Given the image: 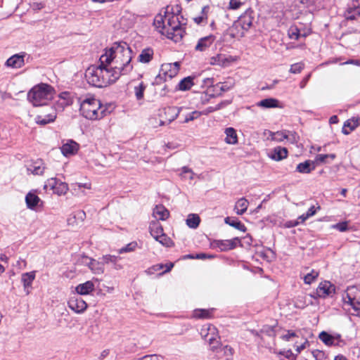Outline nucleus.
<instances>
[{
  "mask_svg": "<svg viewBox=\"0 0 360 360\" xmlns=\"http://www.w3.org/2000/svg\"><path fill=\"white\" fill-rule=\"evenodd\" d=\"M165 21L166 20L165 15L158 14L155 16L154 19L153 25L160 33L166 36L165 31L167 30V26L165 24Z\"/></svg>",
  "mask_w": 360,
  "mask_h": 360,
  "instance_id": "20",
  "label": "nucleus"
},
{
  "mask_svg": "<svg viewBox=\"0 0 360 360\" xmlns=\"http://www.w3.org/2000/svg\"><path fill=\"white\" fill-rule=\"evenodd\" d=\"M234 85V79L233 78H228L226 81L217 84L215 87L219 89L222 92H226L231 89Z\"/></svg>",
  "mask_w": 360,
  "mask_h": 360,
  "instance_id": "37",
  "label": "nucleus"
},
{
  "mask_svg": "<svg viewBox=\"0 0 360 360\" xmlns=\"http://www.w3.org/2000/svg\"><path fill=\"white\" fill-rule=\"evenodd\" d=\"M75 290L81 295H89L94 290V284L91 281H88L84 283L79 284L76 287Z\"/></svg>",
  "mask_w": 360,
  "mask_h": 360,
  "instance_id": "18",
  "label": "nucleus"
},
{
  "mask_svg": "<svg viewBox=\"0 0 360 360\" xmlns=\"http://www.w3.org/2000/svg\"><path fill=\"white\" fill-rule=\"evenodd\" d=\"M80 112L85 118L91 120H100L106 115V108L102 105L98 99L89 96L84 98H79Z\"/></svg>",
  "mask_w": 360,
  "mask_h": 360,
  "instance_id": "3",
  "label": "nucleus"
},
{
  "mask_svg": "<svg viewBox=\"0 0 360 360\" xmlns=\"http://www.w3.org/2000/svg\"><path fill=\"white\" fill-rule=\"evenodd\" d=\"M68 189L69 188L68 184L59 181L53 193L57 194L58 195H65L68 191Z\"/></svg>",
  "mask_w": 360,
  "mask_h": 360,
  "instance_id": "43",
  "label": "nucleus"
},
{
  "mask_svg": "<svg viewBox=\"0 0 360 360\" xmlns=\"http://www.w3.org/2000/svg\"><path fill=\"white\" fill-rule=\"evenodd\" d=\"M242 5V3L238 0H230L229 8L230 9H238Z\"/></svg>",
  "mask_w": 360,
  "mask_h": 360,
  "instance_id": "61",
  "label": "nucleus"
},
{
  "mask_svg": "<svg viewBox=\"0 0 360 360\" xmlns=\"http://www.w3.org/2000/svg\"><path fill=\"white\" fill-rule=\"evenodd\" d=\"M153 50L150 48L144 49L139 54L138 60L142 63H148L153 58Z\"/></svg>",
  "mask_w": 360,
  "mask_h": 360,
  "instance_id": "30",
  "label": "nucleus"
},
{
  "mask_svg": "<svg viewBox=\"0 0 360 360\" xmlns=\"http://www.w3.org/2000/svg\"><path fill=\"white\" fill-rule=\"evenodd\" d=\"M78 149L79 144L72 140H70L62 146L61 152L67 157L75 154Z\"/></svg>",
  "mask_w": 360,
  "mask_h": 360,
  "instance_id": "15",
  "label": "nucleus"
},
{
  "mask_svg": "<svg viewBox=\"0 0 360 360\" xmlns=\"http://www.w3.org/2000/svg\"><path fill=\"white\" fill-rule=\"evenodd\" d=\"M193 85L194 83L193 82V77H187L179 82L177 89L180 91H187L189 90Z\"/></svg>",
  "mask_w": 360,
  "mask_h": 360,
  "instance_id": "38",
  "label": "nucleus"
},
{
  "mask_svg": "<svg viewBox=\"0 0 360 360\" xmlns=\"http://www.w3.org/2000/svg\"><path fill=\"white\" fill-rule=\"evenodd\" d=\"M360 125V117H352V119L347 120L342 127V131L344 134H349L353 130H354L358 126Z\"/></svg>",
  "mask_w": 360,
  "mask_h": 360,
  "instance_id": "17",
  "label": "nucleus"
},
{
  "mask_svg": "<svg viewBox=\"0 0 360 360\" xmlns=\"http://www.w3.org/2000/svg\"><path fill=\"white\" fill-rule=\"evenodd\" d=\"M181 178L188 179L193 180L195 176L194 172L189 167L184 166L181 168V173L180 174Z\"/></svg>",
  "mask_w": 360,
  "mask_h": 360,
  "instance_id": "47",
  "label": "nucleus"
},
{
  "mask_svg": "<svg viewBox=\"0 0 360 360\" xmlns=\"http://www.w3.org/2000/svg\"><path fill=\"white\" fill-rule=\"evenodd\" d=\"M180 68V63L175 62L173 63H165L162 65L160 69V73L156 77V83H158L159 79H162L164 77V79L166 80L167 77L169 79L175 77L179 70Z\"/></svg>",
  "mask_w": 360,
  "mask_h": 360,
  "instance_id": "7",
  "label": "nucleus"
},
{
  "mask_svg": "<svg viewBox=\"0 0 360 360\" xmlns=\"http://www.w3.org/2000/svg\"><path fill=\"white\" fill-rule=\"evenodd\" d=\"M271 139L276 141H282L285 139L288 138V136L283 132L277 131L275 133L271 132Z\"/></svg>",
  "mask_w": 360,
  "mask_h": 360,
  "instance_id": "53",
  "label": "nucleus"
},
{
  "mask_svg": "<svg viewBox=\"0 0 360 360\" xmlns=\"http://www.w3.org/2000/svg\"><path fill=\"white\" fill-rule=\"evenodd\" d=\"M150 235L156 239L160 234H163V228L158 221H153L150 223Z\"/></svg>",
  "mask_w": 360,
  "mask_h": 360,
  "instance_id": "33",
  "label": "nucleus"
},
{
  "mask_svg": "<svg viewBox=\"0 0 360 360\" xmlns=\"http://www.w3.org/2000/svg\"><path fill=\"white\" fill-rule=\"evenodd\" d=\"M238 20V26H242V29L248 31L252 25L253 18L248 13L240 15Z\"/></svg>",
  "mask_w": 360,
  "mask_h": 360,
  "instance_id": "22",
  "label": "nucleus"
},
{
  "mask_svg": "<svg viewBox=\"0 0 360 360\" xmlns=\"http://www.w3.org/2000/svg\"><path fill=\"white\" fill-rule=\"evenodd\" d=\"M25 202L29 209L34 210L41 201L36 194L29 192L25 196Z\"/></svg>",
  "mask_w": 360,
  "mask_h": 360,
  "instance_id": "26",
  "label": "nucleus"
},
{
  "mask_svg": "<svg viewBox=\"0 0 360 360\" xmlns=\"http://www.w3.org/2000/svg\"><path fill=\"white\" fill-rule=\"evenodd\" d=\"M279 101L274 98L263 99L257 103V105L263 108H271L280 107Z\"/></svg>",
  "mask_w": 360,
  "mask_h": 360,
  "instance_id": "29",
  "label": "nucleus"
},
{
  "mask_svg": "<svg viewBox=\"0 0 360 360\" xmlns=\"http://www.w3.org/2000/svg\"><path fill=\"white\" fill-rule=\"evenodd\" d=\"M319 276V272L312 269L304 276V282L306 284H311Z\"/></svg>",
  "mask_w": 360,
  "mask_h": 360,
  "instance_id": "45",
  "label": "nucleus"
},
{
  "mask_svg": "<svg viewBox=\"0 0 360 360\" xmlns=\"http://www.w3.org/2000/svg\"><path fill=\"white\" fill-rule=\"evenodd\" d=\"M208 10H209V6H204L202 9V15L200 16L194 18H193L194 22L198 25L201 24L205 20L207 19V13L208 12Z\"/></svg>",
  "mask_w": 360,
  "mask_h": 360,
  "instance_id": "51",
  "label": "nucleus"
},
{
  "mask_svg": "<svg viewBox=\"0 0 360 360\" xmlns=\"http://www.w3.org/2000/svg\"><path fill=\"white\" fill-rule=\"evenodd\" d=\"M72 103L70 98V94L68 92H62L59 95V101L57 102V105L60 106L61 108H64L65 106L70 105Z\"/></svg>",
  "mask_w": 360,
  "mask_h": 360,
  "instance_id": "39",
  "label": "nucleus"
},
{
  "mask_svg": "<svg viewBox=\"0 0 360 360\" xmlns=\"http://www.w3.org/2000/svg\"><path fill=\"white\" fill-rule=\"evenodd\" d=\"M136 247H137V243L135 241H133V242L128 243L126 246L120 248L118 250V252L120 254H123V253H126V252H133L136 250Z\"/></svg>",
  "mask_w": 360,
  "mask_h": 360,
  "instance_id": "49",
  "label": "nucleus"
},
{
  "mask_svg": "<svg viewBox=\"0 0 360 360\" xmlns=\"http://www.w3.org/2000/svg\"><path fill=\"white\" fill-rule=\"evenodd\" d=\"M222 106V103H219L217 105H216L215 106H210L208 108H207L205 110H203L202 112H201V115L203 114V115H207L210 112H214L216 110H219Z\"/></svg>",
  "mask_w": 360,
  "mask_h": 360,
  "instance_id": "58",
  "label": "nucleus"
},
{
  "mask_svg": "<svg viewBox=\"0 0 360 360\" xmlns=\"http://www.w3.org/2000/svg\"><path fill=\"white\" fill-rule=\"evenodd\" d=\"M99 63L97 66L92 65L87 68L85 77L90 85L103 88L115 82L119 78L117 73H114L107 63Z\"/></svg>",
  "mask_w": 360,
  "mask_h": 360,
  "instance_id": "2",
  "label": "nucleus"
},
{
  "mask_svg": "<svg viewBox=\"0 0 360 360\" xmlns=\"http://www.w3.org/2000/svg\"><path fill=\"white\" fill-rule=\"evenodd\" d=\"M260 333L265 334L269 337H275L276 336V330L275 326H264L260 330Z\"/></svg>",
  "mask_w": 360,
  "mask_h": 360,
  "instance_id": "50",
  "label": "nucleus"
},
{
  "mask_svg": "<svg viewBox=\"0 0 360 360\" xmlns=\"http://www.w3.org/2000/svg\"><path fill=\"white\" fill-rule=\"evenodd\" d=\"M298 332L292 330H287L286 334L281 336V338L285 341H289L292 338L298 337Z\"/></svg>",
  "mask_w": 360,
  "mask_h": 360,
  "instance_id": "57",
  "label": "nucleus"
},
{
  "mask_svg": "<svg viewBox=\"0 0 360 360\" xmlns=\"http://www.w3.org/2000/svg\"><path fill=\"white\" fill-rule=\"evenodd\" d=\"M131 59L132 51L128 44L119 41L115 42L111 48L107 49L101 56L99 61L102 63H107L108 65L113 63L114 66L110 68L114 73H117L120 78L121 75H127L132 70Z\"/></svg>",
  "mask_w": 360,
  "mask_h": 360,
  "instance_id": "1",
  "label": "nucleus"
},
{
  "mask_svg": "<svg viewBox=\"0 0 360 360\" xmlns=\"http://www.w3.org/2000/svg\"><path fill=\"white\" fill-rule=\"evenodd\" d=\"M200 222V217L195 214H190L186 219V224L191 229H196Z\"/></svg>",
  "mask_w": 360,
  "mask_h": 360,
  "instance_id": "40",
  "label": "nucleus"
},
{
  "mask_svg": "<svg viewBox=\"0 0 360 360\" xmlns=\"http://www.w3.org/2000/svg\"><path fill=\"white\" fill-rule=\"evenodd\" d=\"M200 334L202 338L208 343L212 342V340L219 338L217 329L211 324L207 325L206 327H203L201 329Z\"/></svg>",
  "mask_w": 360,
  "mask_h": 360,
  "instance_id": "11",
  "label": "nucleus"
},
{
  "mask_svg": "<svg viewBox=\"0 0 360 360\" xmlns=\"http://www.w3.org/2000/svg\"><path fill=\"white\" fill-rule=\"evenodd\" d=\"M164 266H165L162 264H158L154 265L152 267L149 268L146 271V273L148 274H153L155 271H158L162 270Z\"/></svg>",
  "mask_w": 360,
  "mask_h": 360,
  "instance_id": "60",
  "label": "nucleus"
},
{
  "mask_svg": "<svg viewBox=\"0 0 360 360\" xmlns=\"http://www.w3.org/2000/svg\"><path fill=\"white\" fill-rule=\"evenodd\" d=\"M328 158H330L333 160L335 158V154H326V155L319 154L316 156L315 160L314 162H315L316 165L319 163H326V162H327Z\"/></svg>",
  "mask_w": 360,
  "mask_h": 360,
  "instance_id": "44",
  "label": "nucleus"
},
{
  "mask_svg": "<svg viewBox=\"0 0 360 360\" xmlns=\"http://www.w3.org/2000/svg\"><path fill=\"white\" fill-rule=\"evenodd\" d=\"M249 205V202L245 198H240L235 205L234 210L236 213L238 215H242L244 214L248 209Z\"/></svg>",
  "mask_w": 360,
  "mask_h": 360,
  "instance_id": "28",
  "label": "nucleus"
},
{
  "mask_svg": "<svg viewBox=\"0 0 360 360\" xmlns=\"http://www.w3.org/2000/svg\"><path fill=\"white\" fill-rule=\"evenodd\" d=\"M214 309H197L193 311V316L197 319H210L212 316Z\"/></svg>",
  "mask_w": 360,
  "mask_h": 360,
  "instance_id": "36",
  "label": "nucleus"
},
{
  "mask_svg": "<svg viewBox=\"0 0 360 360\" xmlns=\"http://www.w3.org/2000/svg\"><path fill=\"white\" fill-rule=\"evenodd\" d=\"M165 18L167 21L166 37L175 42L180 41L183 37L184 31L179 17L174 15L172 13H169L166 11Z\"/></svg>",
  "mask_w": 360,
  "mask_h": 360,
  "instance_id": "5",
  "label": "nucleus"
},
{
  "mask_svg": "<svg viewBox=\"0 0 360 360\" xmlns=\"http://www.w3.org/2000/svg\"><path fill=\"white\" fill-rule=\"evenodd\" d=\"M344 15L349 20L356 19V16L360 15V7L356 6H349L345 11Z\"/></svg>",
  "mask_w": 360,
  "mask_h": 360,
  "instance_id": "32",
  "label": "nucleus"
},
{
  "mask_svg": "<svg viewBox=\"0 0 360 360\" xmlns=\"http://www.w3.org/2000/svg\"><path fill=\"white\" fill-rule=\"evenodd\" d=\"M86 259L89 262L86 263V265L91 269V271L95 274H101L104 272L103 262L101 259L99 261L92 258L86 257Z\"/></svg>",
  "mask_w": 360,
  "mask_h": 360,
  "instance_id": "12",
  "label": "nucleus"
},
{
  "mask_svg": "<svg viewBox=\"0 0 360 360\" xmlns=\"http://www.w3.org/2000/svg\"><path fill=\"white\" fill-rule=\"evenodd\" d=\"M226 134L225 142L228 144L234 145L238 143V136L236 131L233 127H228L224 131Z\"/></svg>",
  "mask_w": 360,
  "mask_h": 360,
  "instance_id": "27",
  "label": "nucleus"
},
{
  "mask_svg": "<svg viewBox=\"0 0 360 360\" xmlns=\"http://www.w3.org/2000/svg\"><path fill=\"white\" fill-rule=\"evenodd\" d=\"M59 181H60L58 180L56 178H51L47 180L46 183L44 186V188L47 189L48 188H49L51 190L54 191Z\"/></svg>",
  "mask_w": 360,
  "mask_h": 360,
  "instance_id": "52",
  "label": "nucleus"
},
{
  "mask_svg": "<svg viewBox=\"0 0 360 360\" xmlns=\"http://www.w3.org/2000/svg\"><path fill=\"white\" fill-rule=\"evenodd\" d=\"M56 118V112L54 110H53L52 112L49 113L44 117L38 115L36 117V122L40 125H45L46 124L53 122Z\"/></svg>",
  "mask_w": 360,
  "mask_h": 360,
  "instance_id": "31",
  "label": "nucleus"
},
{
  "mask_svg": "<svg viewBox=\"0 0 360 360\" xmlns=\"http://www.w3.org/2000/svg\"><path fill=\"white\" fill-rule=\"evenodd\" d=\"M224 222L240 231L245 232L247 230L245 226L243 224H242L240 221L233 217H226L224 219Z\"/></svg>",
  "mask_w": 360,
  "mask_h": 360,
  "instance_id": "34",
  "label": "nucleus"
},
{
  "mask_svg": "<svg viewBox=\"0 0 360 360\" xmlns=\"http://www.w3.org/2000/svg\"><path fill=\"white\" fill-rule=\"evenodd\" d=\"M334 227L338 231L343 232L347 230L348 226L347 222H341L335 224Z\"/></svg>",
  "mask_w": 360,
  "mask_h": 360,
  "instance_id": "62",
  "label": "nucleus"
},
{
  "mask_svg": "<svg viewBox=\"0 0 360 360\" xmlns=\"http://www.w3.org/2000/svg\"><path fill=\"white\" fill-rule=\"evenodd\" d=\"M228 63L227 58L225 56L221 54H218L216 56L212 57L210 58V64L211 65H218L224 66L226 63Z\"/></svg>",
  "mask_w": 360,
  "mask_h": 360,
  "instance_id": "41",
  "label": "nucleus"
},
{
  "mask_svg": "<svg viewBox=\"0 0 360 360\" xmlns=\"http://www.w3.org/2000/svg\"><path fill=\"white\" fill-rule=\"evenodd\" d=\"M319 338L327 346H332L338 345L340 336L335 337L325 331H322L319 334Z\"/></svg>",
  "mask_w": 360,
  "mask_h": 360,
  "instance_id": "21",
  "label": "nucleus"
},
{
  "mask_svg": "<svg viewBox=\"0 0 360 360\" xmlns=\"http://www.w3.org/2000/svg\"><path fill=\"white\" fill-rule=\"evenodd\" d=\"M35 278V271H30L24 273L21 276V281L23 283L25 290L27 291V294H29L28 288L32 286V283Z\"/></svg>",
  "mask_w": 360,
  "mask_h": 360,
  "instance_id": "23",
  "label": "nucleus"
},
{
  "mask_svg": "<svg viewBox=\"0 0 360 360\" xmlns=\"http://www.w3.org/2000/svg\"><path fill=\"white\" fill-rule=\"evenodd\" d=\"M68 307L76 313H82L87 308V304L79 297H71L68 302Z\"/></svg>",
  "mask_w": 360,
  "mask_h": 360,
  "instance_id": "10",
  "label": "nucleus"
},
{
  "mask_svg": "<svg viewBox=\"0 0 360 360\" xmlns=\"http://www.w3.org/2000/svg\"><path fill=\"white\" fill-rule=\"evenodd\" d=\"M155 240L166 247H171L173 245L172 240L165 233L160 234V236H159Z\"/></svg>",
  "mask_w": 360,
  "mask_h": 360,
  "instance_id": "46",
  "label": "nucleus"
},
{
  "mask_svg": "<svg viewBox=\"0 0 360 360\" xmlns=\"http://www.w3.org/2000/svg\"><path fill=\"white\" fill-rule=\"evenodd\" d=\"M309 343L307 340H305L303 343H302L300 345H296V351L298 353H300L301 351L304 349L307 346H309Z\"/></svg>",
  "mask_w": 360,
  "mask_h": 360,
  "instance_id": "64",
  "label": "nucleus"
},
{
  "mask_svg": "<svg viewBox=\"0 0 360 360\" xmlns=\"http://www.w3.org/2000/svg\"><path fill=\"white\" fill-rule=\"evenodd\" d=\"M146 88V86L143 82H141L137 86H134V94L137 100H141L143 98Z\"/></svg>",
  "mask_w": 360,
  "mask_h": 360,
  "instance_id": "42",
  "label": "nucleus"
},
{
  "mask_svg": "<svg viewBox=\"0 0 360 360\" xmlns=\"http://www.w3.org/2000/svg\"><path fill=\"white\" fill-rule=\"evenodd\" d=\"M238 25V20H236L230 28L231 35L234 38L243 37L246 32L245 30L242 29V26Z\"/></svg>",
  "mask_w": 360,
  "mask_h": 360,
  "instance_id": "35",
  "label": "nucleus"
},
{
  "mask_svg": "<svg viewBox=\"0 0 360 360\" xmlns=\"http://www.w3.org/2000/svg\"><path fill=\"white\" fill-rule=\"evenodd\" d=\"M316 168L315 162L312 160H306L297 165L296 171L302 174H309Z\"/></svg>",
  "mask_w": 360,
  "mask_h": 360,
  "instance_id": "19",
  "label": "nucleus"
},
{
  "mask_svg": "<svg viewBox=\"0 0 360 360\" xmlns=\"http://www.w3.org/2000/svg\"><path fill=\"white\" fill-rule=\"evenodd\" d=\"M321 209V207L320 206H317L316 207L315 206H311L307 212V217H312L314 216L316 212V210H319Z\"/></svg>",
  "mask_w": 360,
  "mask_h": 360,
  "instance_id": "63",
  "label": "nucleus"
},
{
  "mask_svg": "<svg viewBox=\"0 0 360 360\" xmlns=\"http://www.w3.org/2000/svg\"><path fill=\"white\" fill-rule=\"evenodd\" d=\"M45 169L44 163L41 160H38L27 167V170L33 174L41 175Z\"/></svg>",
  "mask_w": 360,
  "mask_h": 360,
  "instance_id": "25",
  "label": "nucleus"
},
{
  "mask_svg": "<svg viewBox=\"0 0 360 360\" xmlns=\"http://www.w3.org/2000/svg\"><path fill=\"white\" fill-rule=\"evenodd\" d=\"M120 257L115 256V255H103L99 259H101L102 262H103V266L105 264H115V262H117L118 259H120Z\"/></svg>",
  "mask_w": 360,
  "mask_h": 360,
  "instance_id": "48",
  "label": "nucleus"
},
{
  "mask_svg": "<svg viewBox=\"0 0 360 360\" xmlns=\"http://www.w3.org/2000/svg\"><path fill=\"white\" fill-rule=\"evenodd\" d=\"M288 156V150L286 148L278 146L274 148L269 153V157L276 161H280Z\"/></svg>",
  "mask_w": 360,
  "mask_h": 360,
  "instance_id": "14",
  "label": "nucleus"
},
{
  "mask_svg": "<svg viewBox=\"0 0 360 360\" xmlns=\"http://www.w3.org/2000/svg\"><path fill=\"white\" fill-rule=\"evenodd\" d=\"M55 93L53 86L48 84L40 83L34 86L28 91L27 99L34 106L46 105L53 99Z\"/></svg>",
  "mask_w": 360,
  "mask_h": 360,
  "instance_id": "4",
  "label": "nucleus"
},
{
  "mask_svg": "<svg viewBox=\"0 0 360 360\" xmlns=\"http://www.w3.org/2000/svg\"><path fill=\"white\" fill-rule=\"evenodd\" d=\"M240 242V239L236 237L231 240H214V245L219 248L221 251H228L234 249Z\"/></svg>",
  "mask_w": 360,
  "mask_h": 360,
  "instance_id": "9",
  "label": "nucleus"
},
{
  "mask_svg": "<svg viewBox=\"0 0 360 360\" xmlns=\"http://www.w3.org/2000/svg\"><path fill=\"white\" fill-rule=\"evenodd\" d=\"M335 292V287L330 281H325L319 283L316 288V295L319 297L331 296Z\"/></svg>",
  "mask_w": 360,
  "mask_h": 360,
  "instance_id": "8",
  "label": "nucleus"
},
{
  "mask_svg": "<svg viewBox=\"0 0 360 360\" xmlns=\"http://www.w3.org/2000/svg\"><path fill=\"white\" fill-rule=\"evenodd\" d=\"M356 290L354 287L348 288L342 295V300L345 305L352 307L354 310L353 315L360 317V297L358 298L354 295Z\"/></svg>",
  "mask_w": 360,
  "mask_h": 360,
  "instance_id": "6",
  "label": "nucleus"
},
{
  "mask_svg": "<svg viewBox=\"0 0 360 360\" xmlns=\"http://www.w3.org/2000/svg\"><path fill=\"white\" fill-rule=\"evenodd\" d=\"M201 115L200 112L198 111H193L191 113H190L184 120V122H188L189 121H192L196 118H198Z\"/></svg>",
  "mask_w": 360,
  "mask_h": 360,
  "instance_id": "59",
  "label": "nucleus"
},
{
  "mask_svg": "<svg viewBox=\"0 0 360 360\" xmlns=\"http://www.w3.org/2000/svg\"><path fill=\"white\" fill-rule=\"evenodd\" d=\"M215 37L212 34L200 39L195 47L197 51H204L214 41Z\"/></svg>",
  "mask_w": 360,
  "mask_h": 360,
  "instance_id": "13",
  "label": "nucleus"
},
{
  "mask_svg": "<svg viewBox=\"0 0 360 360\" xmlns=\"http://www.w3.org/2000/svg\"><path fill=\"white\" fill-rule=\"evenodd\" d=\"M288 36L291 39H298L300 37V30L297 28H290Z\"/></svg>",
  "mask_w": 360,
  "mask_h": 360,
  "instance_id": "56",
  "label": "nucleus"
},
{
  "mask_svg": "<svg viewBox=\"0 0 360 360\" xmlns=\"http://www.w3.org/2000/svg\"><path fill=\"white\" fill-rule=\"evenodd\" d=\"M153 217L157 220H165L169 215V211L162 205H157L153 212Z\"/></svg>",
  "mask_w": 360,
  "mask_h": 360,
  "instance_id": "24",
  "label": "nucleus"
},
{
  "mask_svg": "<svg viewBox=\"0 0 360 360\" xmlns=\"http://www.w3.org/2000/svg\"><path fill=\"white\" fill-rule=\"evenodd\" d=\"M209 345H210V350H212V352H217V349L221 345V340H220V337L217 338V339H215V340H212V342L209 343Z\"/></svg>",
  "mask_w": 360,
  "mask_h": 360,
  "instance_id": "55",
  "label": "nucleus"
},
{
  "mask_svg": "<svg viewBox=\"0 0 360 360\" xmlns=\"http://www.w3.org/2000/svg\"><path fill=\"white\" fill-rule=\"evenodd\" d=\"M25 64L24 55L15 54L6 62V65L13 68H20Z\"/></svg>",
  "mask_w": 360,
  "mask_h": 360,
  "instance_id": "16",
  "label": "nucleus"
},
{
  "mask_svg": "<svg viewBox=\"0 0 360 360\" xmlns=\"http://www.w3.org/2000/svg\"><path fill=\"white\" fill-rule=\"evenodd\" d=\"M304 68V64L302 63H297L292 64L290 66V72L293 74L300 73Z\"/></svg>",
  "mask_w": 360,
  "mask_h": 360,
  "instance_id": "54",
  "label": "nucleus"
}]
</instances>
